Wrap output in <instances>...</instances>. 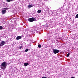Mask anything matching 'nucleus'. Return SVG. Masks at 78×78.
I'll use <instances>...</instances> for the list:
<instances>
[{
    "label": "nucleus",
    "instance_id": "obj_17",
    "mask_svg": "<svg viewBox=\"0 0 78 78\" xmlns=\"http://www.w3.org/2000/svg\"><path fill=\"white\" fill-rule=\"evenodd\" d=\"M53 12L54 13H55V12L56 13H57V12H56V11H53Z\"/></svg>",
    "mask_w": 78,
    "mask_h": 78
},
{
    "label": "nucleus",
    "instance_id": "obj_12",
    "mask_svg": "<svg viewBox=\"0 0 78 78\" xmlns=\"http://www.w3.org/2000/svg\"><path fill=\"white\" fill-rule=\"evenodd\" d=\"M70 55V53H69L68 54H67L66 55V57H69V55Z\"/></svg>",
    "mask_w": 78,
    "mask_h": 78
},
{
    "label": "nucleus",
    "instance_id": "obj_19",
    "mask_svg": "<svg viewBox=\"0 0 78 78\" xmlns=\"http://www.w3.org/2000/svg\"><path fill=\"white\" fill-rule=\"evenodd\" d=\"M42 78H46V76L43 77Z\"/></svg>",
    "mask_w": 78,
    "mask_h": 78
},
{
    "label": "nucleus",
    "instance_id": "obj_22",
    "mask_svg": "<svg viewBox=\"0 0 78 78\" xmlns=\"http://www.w3.org/2000/svg\"><path fill=\"white\" fill-rule=\"evenodd\" d=\"M57 14H60V13H57Z\"/></svg>",
    "mask_w": 78,
    "mask_h": 78
},
{
    "label": "nucleus",
    "instance_id": "obj_10",
    "mask_svg": "<svg viewBox=\"0 0 78 78\" xmlns=\"http://www.w3.org/2000/svg\"><path fill=\"white\" fill-rule=\"evenodd\" d=\"M3 27L0 26V30H3Z\"/></svg>",
    "mask_w": 78,
    "mask_h": 78
},
{
    "label": "nucleus",
    "instance_id": "obj_20",
    "mask_svg": "<svg viewBox=\"0 0 78 78\" xmlns=\"http://www.w3.org/2000/svg\"><path fill=\"white\" fill-rule=\"evenodd\" d=\"M46 78H50V77H48L46 76Z\"/></svg>",
    "mask_w": 78,
    "mask_h": 78
},
{
    "label": "nucleus",
    "instance_id": "obj_1",
    "mask_svg": "<svg viewBox=\"0 0 78 78\" xmlns=\"http://www.w3.org/2000/svg\"><path fill=\"white\" fill-rule=\"evenodd\" d=\"M6 66H7L6 62H4L1 64V68L2 69V70H5L6 68Z\"/></svg>",
    "mask_w": 78,
    "mask_h": 78
},
{
    "label": "nucleus",
    "instance_id": "obj_3",
    "mask_svg": "<svg viewBox=\"0 0 78 78\" xmlns=\"http://www.w3.org/2000/svg\"><path fill=\"white\" fill-rule=\"evenodd\" d=\"M53 52L54 53V54H56L58 53H59V50L58 49H52Z\"/></svg>",
    "mask_w": 78,
    "mask_h": 78
},
{
    "label": "nucleus",
    "instance_id": "obj_14",
    "mask_svg": "<svg viewBox=\"0 0 78 78\" xmlns=\"http://www.w3.org/2000/svg\"><path fill=\"white\" fill-rule=\"evenodd\" d=\"M33 29H34V31H36V29L35 28V27H33Z\"/></svg>",
    "mask_w": 78,
    "mask_h": 78
},
{
    "label": "nucleus",
    "instance_id": "obj_13",
    "mask_svg": "<svg viewBox=\"0 0 78 78\" xmlns=\"http://www.w3.org/2000/svg\"><path fill=\"white\" fill-rule=\"evenodd\" d=\"M38 47L39 48H41V44H38Z\"/></svg>",
    "mask_w": 78,
    "mask_h": 78
},
{
    "label": "nucleus",
    "instance_id": "obj_6",
    "mask_svg": "<svg viewBox=\"0 0 78 78\" xmlns=\"http://www.w3.org/2000/svg\"><path fill=\"white\" fill-rule=\"evenodd\" d=\"M22 37L19 36L16 37V39L17 40H19V39H20Z\"/></svg>",
    "mask_w": 78,
    "mask_h": 78
},
{
    "label": "nucleus",
    "instance_id": "obj_2",
    "mask_svg": "<svg viewBox=\"0 0 78 78\" xmlns=\"http://www.w3.org/2000/svg\"><path fill=\"white\" fill-rule=\"evenodd\" d=\"M9 9V8H4L2 11V14H5L6 13V10H7V9Z\"/></svg>",
    "mask_w": 78,
    "mask_h": 78
},
{
    "label": "nucleus",
    "instance_id": "obj_18",
    "mask_svg": "<svg viewBox=\"0 0 78 78\" xmlns=\"http://www.w3.org/2000/svg\"><path fill=\"white\" fill-rule=\"evenodd\" d=\"M22 48V46H20V47H19L20 49H21V48Z\"/></svg>",
    "mask_w": 78,
    "mask_h": 78
},
{
    "label": "nucleus",
    "instance_id": "obj_5",
    "mask_svg": "<svg viewBox=\"0 0 78 78\" xmlns=\"http://www.w3.org/2000/svg\"><path fill=\"white\" fill-rule=\"evenodd\" d=\"M5 41H2L1 44H0V48H1V47H2V46H3V45H5Z\"/></svg>",
    "mask_w": 78,
    "mask_h": 78
},
{
    "label": "nucleus",
    "instance_id": "obj_21",
    "mask_svg": "<svg viewBox=\"0 0 78 78\" xmlns=\"http://www.w3.org/2000/svg\"><path fill=\"white\" fill-rule=\"evenodd\" d=\"M71 78H74V77H71Z\"/></svg>",
    "mask_w": 78,
    "mask_h": 78
},
{
    "label": "nucleus",
    "instance_id": "obj_15",
    "mask_svg": "<svg viewBox=\"0 0 78 78\" xmlns=\"http://www.w3.org/2000/svg\"><path fill=\"white\" fill-rule=\"evenodd\" d=\"M29 49H27L25 50V52H27V51H28Z\"/></svg>",
    "mask_w": 78,
    "mask_h": 78
},
{
    "label": "nucleus",
    "instance_id": "obj_11",
    "mask_svg": "<svg viewBox=\"0 0 78 78\" xmlns=\"http://www.w3.org/2000/svg\"><path fill=\"white\" fill-rule=\"evenodd\" d=\"M14 0H7V1L8 2H12V1H13Z\"/></svg>",
    "mask_w": 78,
    "mask_h": 78
},
{
    "label": "nucleus",
    "instance_id": "obj_7",
    "mask_svg": "<svg viewBox=\"0 0 78 78\" xmlns=\"http://www.w3.org/2000/svg\"><path fill=\"white\" fill-rule=\"evenodd\" d=\"M33 6H34V5L31 4V5H28L27 6V7L28 9H30V8L33 7Z\"/></svg>",
    "mask_w": 78,
    "mask_h": 78
},
{
    "label": "nucleus",
    "instance_id": "obj_16",
    "mask_svg": "<svg viewBox=\"0 0 78 78\" xmlns=\"http://www.w3.org/2000/svg\"><path fill=\"white\" fill-rule=\"evenodd\" d=\"M75 18H78V14H77L76 15V16L75 17Z\"/></svg>",
    "mask_w": 78,
    "mask_h": 78
},
{
    "label": "nucleus",
    "instance_id": "obj_8",
    "mask_svg": "<svg viewBox=\"0 0 78 78\" xmlns=\"http://www.w3.org/2000/svg\"><path fill=\"white\" fill-rule=\"evenodd\" d=\"M29 64L28 63H24V67H26V66H29Z\"/></svg>",
    "mask_w": 78,
    "mask_h": 78
},
{
    "label": "nucleus",
    "instance_id": "obj_9",
    "mask_svg": "<svg viewBox=\"0 0 78 78\" xmlns=\"http://www.w3.org/2000/svg\"><path fill=\"white\" fill-rule=\"evenodd\" d=\"M37 12L38 13H41V10H38Z\"/></svg>",
    "mask_w": 78,
    "mask_h": 78
},
{
    "label": "nucleus",
    "instance_id": "obj_4",
    "mask_svg": "<svg viewBox=\"0 0 78 78\" xmlns=\"http://www.w3.org/2000/svg\"><path fill=\"white\" fill-rule=\"evenodd\" d=\"M36 19L32 17L29 18L28 19V20L30 22H34V21H35Z\"/></svg>",
    "mask_w": 78,
    "mask_h": 78
}]
</instances>
